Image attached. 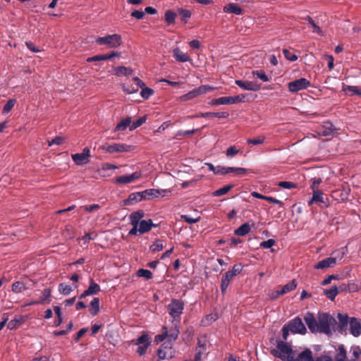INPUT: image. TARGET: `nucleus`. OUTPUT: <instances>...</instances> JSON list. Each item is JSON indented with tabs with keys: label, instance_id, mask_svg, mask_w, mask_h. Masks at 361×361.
Returning a JSON list of instances; mask_svg holds the SVG:
<instances>
[{
	"label": "nucleus",
	"instance_id": "obj_1",
	"mask_svg": "<svg viewBox=\"0 0 361 361\" xmlns=\"http://www.w3.org/2000/svg\"><path fill=\"white\" fill-rule=\"evenodd\" d=\"M350 353L351 356L348 359L347 351L343 345H338L336 354L334 357L335 361H361V349L359 346H353Z\"/></svg>",
	"mask_w": 361,
	"mask_h": 361
},
{
	"label": "nucleus",
	"instance_id": "obj_2",
	"mask_svg": "<svg viewBox=\"0 0 361 361\" xmlns=\"http://www.w3.org/2000/svg\"><path fill=\"white\" fill-rule=\"evenodd\" d=\"M318 331L327 336H331L332 331L331 326L336 324V320L329 313L322 312L318 314Z\"/></svg>",
	"mask_w": 361,
	"mask_h": 361
},
{
	"label": "nucleus",
	"instance_id": "obj_3",
	"mask_svg": "<svg viewBox=\"0 0 361 361\" xmlns=\"http://www.w3.org/2000/svg\"><path fill=\"white\" fill-rule=\"evenodd\" d=\"M277 350L271 349L270 350V353L278 358L281 359L282 360H287V357L289 356H292L293 354V349L291 346L283 341H277Z\"/></svg>",
	"mask_w": 361,
	"mask_h": 361
},
{
	"label": "nucleus",
	"instance_id": "obj_4",
	"mask_svg": "<svg viewBox=\"0 0 361 361\" xmlns=\"http://www.w3.org/2000/svg\"><path fill=\"white\" fill-rule=\"evenodd\" d=\"M95 43L98 45H104L109 49H115L121 44L122 39L121 35L118 34L108 35L104 37H97Z\"/></svg>",
	"mask_w": 361,
	"mask_h": 361
},
{
	"label": "nucleus",
	"instance_id": "obj_5",
	"mask_svg": "<svg viewBox=\"0 0 361 361\" xmlns=\"http://www.w3.org/2000/svg\"><path fill=\"white\" fill-rule=\"evenodd\" d=\"M132 342L137 345H139L137 348L136 353L142 356L147 352V348L151 344V340L147 334H142L136 340L132 341Z\"/></svg>",
	"mask_w": 361,
	"mask_h": 361
},
{
	"label": "nucleus",
	"instance_id": "obj_6",
	"mask_svg": "<svg viewBox=\"0 0 361 361\" xmlns=\"http://www.w3.org/2000/svg\"><path fill=\"white\" fill-rule=\"evenodd\" d=\"M314 204H317L321 207L326 208L329 207V199L322 190H314L312 191V197L308 201V205L312 206Z\"/></svg>",
	"mask_w": 361,
	"mask_h": 361
},
{
	"label": "nucleus",
	"instance_id": "obj_7",
	"mask_svg": "<svg viewBox=\"0 0 361 361\" xmlns=\"http://www.w3.org/2000/svg\"><path fill=\"white\" fill-rule=\"evenodd\" d=\"M184 309V302L180 300L173 299L168 305L169 314L174 319L179 318Z\"/></svg>",
	"mask_w": 361,
	"mask_h": 361
},
{
	"label": "nucleus",
	"instance_id": "obj_8",
	"mask_svg": "<svg viewBox=\"0 0 361 361\" xmlns=\"http://www.w3.org/2000/svg\"><path fill=\"white\" fill-rule=\"evenodd\" d=\"M288 90L295 93L300 90H305L310 86V82L306 78H301L288 83Z\"/></svg>",
	"mask_w": 361,
	"mask_h": 361
},
{
	"label": "nucleus",
	"instance_id": "obj_9",
	"mask_svg": "<svg viewBox=\"0 0 361 361\" xmlns=\"http://www.w3.org/2000/svg\"><path fill=\"white\" fill-rule=\"evenodd\" d=\"M287 325L293 334L305 335L307 333V329L299 317H296L290 320Z\"/></svg>",
	"mask_w": 361,
	"mask_h": 361
},
{
	"label": "nucleus",
	"instance_id": "obj_10",
	"mask_svg": "<svg viewBox=\"0 0 361 361\" xmlns=\"http://www.w3.org/2000/svg\"><path fill=\"white\" fill-rule=\"evenodd\" d=\"M135 146L124 143H113L106 146L104 149L109 153L128 152L134 150Z\"/></svg>",
	"mask_w": 361,
	"mask_h": 361
},
{
	"label": "nucleus",
	"instance_id": "obj_11",
	"mask_svg": "<svg viewBox=\"0 0 361 361\" xmlns=\"http://www.w3.org/2000/svg\"><path fill=\"white\" fill-rule=\"evenodd\" d=\"M90 149L85 147L81 153H76L71 155L72 159L76 165L82 166L90 161Z\"/></svg>",
	"mask_w": 361,
	"mask_h": 361
},
{
	"label": "nucleus",
	"instance_id": "obj_12",
	"mask_svg": "<svg viewBox=\"0 0 361 361\" xmlns=\"http://www.w3.org/2000/svg\"><path fill=\"white\" fill-rule=\"evenodd\" d=\"M212 90V87L207 85H202L198 88L194 89L193 90L185 94L180 97V100L185 102L193 98L197 97L199 95L205 94L206 92L211 91Z\"/></svg>",
	"mask_w": 361,
	"mask_h": 361
},
{
	"label": "nucleus",
	"instance_id": "obj_13",
	"mask_svg": "<svg viewBox=\"0 0 361 361\" xmlns=\"http://www.w3.org/2000/svg\"><path fill=\"white\" fill-rule=\"evenodd\" d=\"M143 200H150L159 196L164 197L171 193V190L147 189L142 191Z\"/></svg>",
	"mask_w": 361,
	"mask_h": 361
},
{
	"label": "nucleus",
	"instance_id": "obj_14",
	"mask_svg": "<svg viewBox=\"0 0 361 361\" xmlns=\"http://www.w3.org/2000/svg\"><path fill=\"white\" fill-rule=\"evenodd\" d=\"M304 321L311 333L318 331V322L313 313L307 312L304 317Z\"/></svg>",
	"mask_w": 361,
	"mask_h": 361
},
{
	"label": "nucleus",
	"instance_id": "obj_15",
	"mask_svg": "<svg viewBox=\"0 0 361 361\" xmlns=\"http://www.w3.org/2000/svg\"><path fill=\"white\" fill-rule=\"evenodd\" d=\"M235 83L245 90L256 92L261 89V85L254 81L236 80Z\"/></svg>",
	"mask_w": 361,
	"mask_h": 361
},
{
	"label": "nucleus",
	"instance_id": "obj_16",
	"mask_svg": "<svg viewBox=\"0 0 361 361\" xmlns=\"http://www.w3.org/2000/svg\"><path fill=\"white\" fill-rule=\"evenodd\" d=\"M338 325L337 331L341 334H347L348 324H350V318L346 314H338Z\"/></svg>",
	"mask_w": 361,
	"mask_h": 361
},
{
	"label": "nucleus",
	"instance_id": "obj_17",
	"mask_svg": "<svg viewBox=\"0 0 361 361\" xmlns=\"http://www.w3.org/2000/svg\"><path fill=\"white\" fill-rule=\"evenodd\" d=\"M142 176V173L140 171H135L132 174L121 176L115 180V183L118 184H126L130 183L135 180L139 179Z\"/></svg>",
	"mask_w": 361,
	"mask_h": 361
},
{
	"label": "nucleus",
	"instance_id": "obj_18",
	"mask_svg": "<svg viewBox=\"0 0 361 361\" xmlns=\"http://www.w3.org/2000/svg\"><path fill=\"white\" fill-rule=\"evenodd\" d=\"M133 80L135 82V84L130 87L122 85L123 92L127 94L135 93L139 90V88H141L142 86H145V83L137 77L133 78Z\"/></svg>",
	"mask_w": 361,
	"mask_h": 361
},
{
	"label": "nucleus",
	"instance_id": "obj_19",
	"mask_svg": "<svg viewBox=\"0 0 361 361\" xmlns=\"http://www.w3.org/2000/svg\"><path fill=\"white\" fill-rule=\"evenodd\" d=\"M350 333L355 337L361 335V323L355 317L350 318Z\"/></svg>",
	"mask_w": 361,
	"mask_h": 361
},
{
	"label": "nucleus",
	"instance_id": "obj_20",
	"mask_svg": "<svg viewBox=\"0 0 361 361\" xmlns=\"http://www.w3.org/2000/svg\"><path fill=\"white\" fill-rule=\"evenodd\" d=\"M336 264V258L330 257L319 261L314 266L316 269H324L329 267H334Z\"/></svg>",
	"mask_w": 361,
	"mask_h": 361
},
{
	"label": "nucleus",
	"instance_id": "obj_21",
	"mask_svg": "<svg viewBox=\"0 0 361 361\" xmlns=\"http://www.w3.org/2000/svg\"><path fill=\"white\" fill-rule=\"evenodd\" d=\"M312 350L309 348L305 349L297 357L293 355L287 357V361H308L311 358Z\"/></svg>",
	"mask_w": 361,
	"mask_h": 361
},
{
	"label": "nucleus",
	"instance_id": "obj_22",
	"mask_svg": "<svg viewBox=\"0 0 361 361\" xmlns=\"http://www.w3.org/2000/svg\"><path fill=\"white\" fill-rule=\"evenodd\" d=\"M101 290L100 286L92 279L90 280V286L80 296V298H84L87 295H95Z\"/></svg>",
	"mask_w": 361,
	"mask_h": 361
},
{
	"label": "nucleus",
	"instance_id": "obj_23",
	"mask_svg": "<svg viewBox=\"0 0 361 361\" xmlns=\"http://www.w3.org/2000/svg\"><path fill=\"white\" fill-rule=\"evenodd\" d=\"M138 225H139V233L140 234H143V233L149 232V231H151L152 227L158 226L157 224H153L152 219L142 220L139 223Z\"/></svg>",
	"mask_w": 361,
	"mask_h": 361
},
{
	"label": "nucleus",
	"instance_id": "obj_24",
	"mask_svg": "<svg viewBox=\"0 0 361 361\" xmlns=\"http://www.w3.org/2000/svg\"><path fill=\"white\" fill-rule=\"evenodd\" d=\"M172 353L171 347L164 346V345L157 350V355L160 360L171 358L173 357Z\"/></svg>",
	"mask_w": 361,
	"mask_h": 361
},
{
	"label": "nucleus",
	"instance_id": "obj_25",
	"mask_svg": "<svg viewBox=\"0 0 361 361\" xmlns=\"http://www.w3.org/2000/svg\"><path fill=\"white\" fill-rule=\"evenodd\" d=\"M173 57L177 61L183 63L190 61V56L187 54L183 53L178 47H176L173 50Z\"/></svg>",
	"mask_w": 361,
	"mask_h": 361
},
{
	"label": "nucleus",
	"instance_id": "obj_26",
	"mask_svg": "<svg viewBox=\"0 0 361 361\" xmlns=\"http://www.w3.org/2000/svg\"><path fill=\"white\" fill-rule=\"evenodd\" d=\"M231 275V274L226 272L222 276L221 281V286H220L221 291L222 294H225V293L226 292V290L230 284V282L233 279V277H232Z\"/></svg>",
	"mask_w": 361,
	"mask_h": 361
},
{
	"label": "nucleus",
	"instance_id": "obj_27",
	"mask_svg": "<svg viewBox=\"0 0 361 361\" xmlns=\"http://www.w3.org/2000/svg\"><path fill=\"white\" fill-rule=\"evenodd\" d=\"M224 11L235 15H241L243 10L238 4L230 3L224 7Z\"/></svg>",
	"mask_w": 361,
	"mask_h": 361
},
{
	"label": "nucleus",
	"instance_id": "obj_28",
	"mask_svg": "<svg viewBox=\"0 0 361 361\" xmlns=\"http://www.w3.org/2000/svg\"><path fill=\"white\" fill-rule=\"evenodd\" d=\"M210 104L212 105L232 104H235V99L234 97H222L213 99Z\"/></svg>",
	"mask_w": 361,
	"mask_h": 361
},
{
	"label": "nucleus",
	"instance_id": "obj_29",
	"mask_svg": "<svg viewBox=\"0 0 361 361\" xmlns=\"http://www.w3.org/2000/svg\"><path fill=\"white\" fill-rule=\"evenodd\" d=\"M145 213L142 210H138L130 214L129 219L131 224L138 225L144 217Z\"/></svg>",
	"mask_w": 361,
	"mask_h": 361
},
{
	"label": "nucleus",
	"instance_id": "obj_30",
	"mask_svg": "<svg viewBox=\"0 0 361 361\" xmlns=\"http://www.w3.org/2000/svg\"><path fill=\"white\" fill-rule=\"evenodd\" d=\"M142 192L131 193L126 200L127 204H134L143 200Z\"/></svg>",
	"mask_w": 361,
	"mask_h": 361
},
{
	"label": "nucleus",
	"instance_id": "obj_31",
	"mask_svg": "<svg viewBox=\"0 0 361 361\" xmlns=\"http://www.w3.org/2000/svg\"><path fill=\"white\" fill-rule=\"evenodd\" d=\"M251 231L250 226L248 223L242 224L240 227L234 231V233L236 235L245 236L249 233Z\"/></svg>",
	"mask_w": 361,
	"mask_h": 361
},
{
	"label": "nucleus",
	"instance_id": "obj_32",
	"mask_svg": "<svg viewBox=\"0 0 361 361\" xmlns=\"http://www.w3.org/2000/svg\"><path fill=\"white\" fill-rule=\"evenodd\" d=\"M133 73V71L130 68L125 66H118L115 69V75L118 77L131 75Z\"/></svg>",
	"mask_w": 361,
	"mask_h": 361
},
{
	"label": "nucleus",
	"instance_id": "obj_33",
	"mask_svg": "<svg viewBox=\"0 0 361 361\" xmlns=\"http://www.w3.org/2000/svg\"><path fill=\"white\" fill-rule=\"evenodd\" d=\"M90 312L92 315L95 316L99 311V299L94 298L90 302Z\"/></svg>",
	"mask_w": 361,
	"mask_h": 361
},
{
	"label": "nucleus",
	"instance_id": "obj_34",
	"mask_svg": "<svg viewBox=\"0 0 361 361\" xmlns=\"http://www.w3.org/2000/svg\"><path fill=\"white\" fill-rule=\"evenodd\" d=\"M342 90L344 92L350 91L352 92L351 95L361 96V87L351 86L343 84Z\"/></svg>",
	"mask_w": 361,
	"mask_h": 361
},
{
	"label": "nucleus",
	"instance_id": "obj_35",
	"mask_svg": "<svg viewBox=\"0 0 361 361\" xmlns=\"http://www.w3.org/2000/svg\"><path fill=\"white\" fill-rule=\"evenodd\" d=\"M338 293V289L336 286H332L329 289H324V294L331 300H334Z\"/></svg>",
	"mask_w": 361,
	"mask_h": 361
},
{
	"label": "nucleus",
	"instance_id": "obj_36",
	"mask_svg": "<svg viewBox=\"0 0 361 361\" xmlns=\"http://www.w3.org/2000/svg\"><path fill=\"white\" fill-rule=\"evenodd\" d=\"M131 123V120L130 117H127L126 118L122 119L116 126L115 130H124L127 128L128 126L130 127Z\"/></svg>",
	"mask_w": 361,
	"mask_h": 361
},
{
	"label": "nucleus",
	"instance_id": "obj_37",
	"mask_svg": "<svg viewBox=\"0 0 361 361\" xmlns=\"http://www.w3.org/2000/svg\"><path fill=\"white\" fill-rule=\"evenodd\" d=\"M297 287V283L295 279L292 280L289 283H286L283 286L281 289V293L286 294L288 292H290L295 290Z\"/></svg>",
	"mask_w": 361,
	"mask_h": 361
},
{
	"label": "nucleus",
	"instance_id": "obj_38",
	"mask_svg": "<svg viewBox=\"0 0 361 361\" xmlns=\"http://www.w3.org/2000/svg\"><path fill=\"white\" fill-rule=\"evenodd\" d=\"M178 15L180 17V20L186 23L188 20L191 17V11L184 8H178Z\"/></svg>",
	"mask_w": 361,
	"mask_h": 361
},
{
	"label": "nucleus",
	"instance_id": "obj_39",
	"mask_svg": "<svg viewBox=\"0 0 361 361\" xmlns=\"http://www.w3.org/2000/svg\"><path fill=\"white\" fill-rule=\"evenodd\" d=\"M176 16L177 14L175 12L168 10L165 12L164 20L168 25L173 24L175 23Z\"/></svg>",
	"mask_w": 361,
	"mask_h": 361
},
{
	"label": "nucleus",
	"instance_id": "obj_40",
	"mask_svg": "<svg viewBox=\"0 0 361 361\" xmlns=\"http://www.w3.org/2000/svg\"><path fill=\"white\" fill-rule=\"evenodd\" d=\"M233 188V185H225L216 191L214 192L213 195L215 197L222 196L226 194L228 191H230Z\"/></svg>",
	"mask_w": 361,
	"mask_h": 361
},
{
	"label": "nucleus",
	"instance_id": "obj_41",
	"mask_svg": "<svg viewBox=\"0 0 361 361\" xmlns=\"http://www.w3.org/2000/svg\"><path fill=\"white\" fill-rule=\"evenodd\" d=\"M136 274L138 277H142L147 280L151 279L153 277L152 271L145 269H138Z\"/></svg>",
	"mask_w": 361,
	"mask_h": 361
},
{
	"label": "nucleus",
	"instance_id": "obj_42",
	"mask_svg": "<svg viewBox=\"0 0 361 361\" xmlns=\"http://www.w3.org/2000/svg\"><path fill=\"white\" fill-rule=\"evenodd\" d=\"M59 290L61 294L67 295L73 291V288L70 285L61 283L59 285Z\"/></svg>",
	"mask_w": 361,
	"mask_h": 361
},
{
	"label": "nucleus",
	"instance_id": "obj_43",
	"mask_svg": "<svg viewBox=\"0 0 361 361\" xmlns=\"http://www.w3.org/2000/svg\"><path fill=\"white\" fill-rule=\"evenodd\" d=\"M150 250L152 252H157L164 249V245L161 240L157 239L154 243L150 246Z\"/></svg>",
	"mask_w": 361,
	"mask_h": 361
},
{
	"label": "nucleus",
	"instance_id": "obj_44",
	"mask_svg": "<svg viewBox=\"0 0 361 361\" xmlns=\"http://www.w3.org/2000/svg\"><path fill=\"white\" fill-rule=\"evenodd\" d=\"M252 75L257 78H259L263 82L269 81V78L266 75L263 70L253 71Z\"/></svg>",
	"mask_w": 361,
	"mask_h": 361
},
{
	"label": "nucleus",
	"instance_id": "obj_45",
	"mask_svg": "<svg viewBox=\"0 0 361 361\" xmlns=\"http://www.w3.org/2000/svg\"><path fill=\"white\" fill-rule=\"evenodd\" d=\"M141 89L142 90L140 95L145 99H149L154 94V90L149 87H146L145 85L142 86Z\"/></svg>",
	"mask_w": 361,
	"mask_h": 361
},
{
	"label": "nucleus",
	"instance_id": "obj_46",
	"mask_svg": "<svg viewBox=\"0 0 361 361\" xmlns=\"http://www.w3.org/2000/svg\"><path fill=\"white\" fill-rule=\"evenodd\" d=\"M243 267L242 264H240V263L236 264L233 267L231 270H229L226 272L228 274H231V276L234 278L235 276L239 274L243 271Z\"/></svg>",
	"mask_w": 361,
	"mask_h": 361
},
{
	"label": "nucleus",
	"instance_id": "obj_47",
	"mask_svg": "<svg viewBox=\"0 0 361 361\" xmlns=\"http://www.w3.org/2000/svg\"><path fill=\"white\" fill-rule=\"evenodd\" d=\"M146 120H147L146 116L140 117L136 121H133V123L130 126V130H133L136 129L137 128L140 127L144 123H145Z\"/></svg>",
	"mask_w": 361,
	"mask_h": 361
},
{
	"label": "nucleus",
	"instance_id": "obj_48",
	"mask_svg": "<svg viewBox=\"0 0 361 361\" xmlns=\"http://www.w3.org/2000/svg\"><path fill=\"white\" fill-rule=\"evenodd\" d=\"M327 126L324 127V129H321L319 133L323 136H328L333 133V125L331 123H326Z\"/></svg>",
	"mask_w": 361,
	"mask_h": 361
},
{
	"label": "nucleus",
	"instance_id": "obj_49",
	"mask_svg": "<svg viewBox=\"0 0 361 361\" xmlns=\"http://www.w3.org/2000/svg\"><path fill=\"white\" fill-rule=\"evenodd\" d=\"M22 322H23V317L20 316L19 318H18V319H11L8 322L7 327L9 329H14L16 327L19 326L21 324Z\"/></svg>",
	"mask_w": 361,
	"mask_h": 361
},
{
	"label": "nucleus",
	"instance_id": "obj_50",
	"mask_svg": "<svg viewBox=\"0 0 361 361\" xmlns=\"http://www.w3.org/2000/svg\"><path fill=\"white\" fill-rule=\"evenodd\" d=\"M178 334L179 330L177 327H175L173 329H171L169 333L168 332L167 338H169V340L170 341H175L178 338Z\"/></svg>",
	"mask_w": 361,
	"mask_h": 361
},
{
	"label": "nucleus",
	"instance_id": "obj_51",
	"mask_svg": "<svg viewBox=\"0 0 361 361\" xmlns=\"http://www.w3.org/2000/svg\"><path fill=\"white\" fill-rule=\"evenodd\" d=\"M312 184L310 185V188L312 191L319 190V187L321 183L322 182V179L321 178H312L311 179Z\"/></svg>",
	"mask_w": 361,
	"mask_h": 361
},
{
	"label": "nucleus",
	"instance_id": "obj_52",
	"mask_svg": "<svg viewBox=\"0 0 361 361\" xmlns=\"http://www.w3.org/2000/svg\"><path fill=\"white\" fill-rule=\"evenodd\" d=\"M283 53L285 58L290 61H295L298 59L297 55L291 53L287 49H283Z\"/></svg>",
	"mask_w": 361,
	"mask_h": 361
},
{
	"label": "nucleus",
	"instance_id": "obj_53",
	"mask_svg": "<svg viewBox=\"0 0 361 361\" xmlns=\"http://www.w3.org/2000/svg\"><path fill=\"white\" fill-rule=\"evenodd\" d=\"M228 116V113L226 111L222 112H207V117H217L221 118H226Z\"/></svg>",
	"mask_w": 361,
	"mask_h": 361
},
{
	"label": "nucleus",
	"instance_id": "obj_54",
	"mask_svg": "<svg viewBox=\"0 0 361 361\" xmlns=\"http://www.w3.org/2000/svg\"><path fill=\"white\" fill-rule=\"evenodd\" d=\"M278 185L285 189L295 188L297 185L293 182L290 181H281L278 183Z\"/></svg>",
	"mask_w": 361,
	"mask_h": 361
},
{
	"label": "nucleus",
	"instance_id": "obj_55",
	"mask_svg": "<svg viewBox=\"0 0 361 361\" xmlns=\"http://www.w3.org/2000/svg\"><path fill=\"white\" fill-rule=\"evenodd\" d=\"M168 337V331L166 326H163V332L155 336V341L157 343L162 342Z\"/></svg>",
	"mask_w": 361,
	"mask_h": 361
},
{
	"label": "nucleus",
	"instance_id": "obj_56",
	"mask_svg": "<svg viewBox=\"0 0 361 361\" xmlns=\"http://www.w3.org/2000/svg\"><path fill=\"white\" fill-rule=\"evenodd\" d=\"M15 104H16V100L15 99H9L6 102V104L4 105L2 113L3 114L8 113L13 109V107L14 106Z\"/></svg>",
	"mask_w": 361,
	"mask_h": 361
},
{
	"label": "nucleus",
	"instance_id": "obj_57",
	"mask_svg": "<svg viewBox=\"0 0 361 361\" xmlns=\"http://www.w3.org/2000/svg\"><path fill=\"white\" fill-rule=\"evenodd\" d=\"M276 244V240L274 239H269L265 241H262L260 243V247L264 249H269L271 248L272 246H274Z\"/></svg>",
	"mask_w": 361,
	"mask_h": 361
},
{
	"label": "nucleus",
	"instance_id": "obj_58",
	"mask_svg": "<svg viewBox=\"0 0 361 361\" xmlns=\"http://www.w3.org/2000/svg\"><path fill=\"white\" fill-rule=\"evenodd\" d=\"M264 140H265V137L264 136H261V137H258L255 139H250V138L247 139V142L249 144L254 145H257L262 144L264 142Z\"/></svg>",
	"mask_w": 361,
	"mask_h": 361
},
{
	"label": "nucleus",
	"instance_id": "obj_59",
	"mask_svg": "<svg viewBox=\"0 0 361 361\" xmlns=\"http://www.w3.org/2000/svg\"><path fill=\"white\" fill-rule=\"evenodd\" d=\"M309 23L311 25L313 28V32H317V34L322 35V30L321 28L314 23L312 18L308 17Z\"/></svg>",
	"mask_w": 361,
	"mask_h": 361
},
{
	"label": "nucleus",
	"instance_id": "obj_60",
	"mask_svg": "<svg viewBox=\"0 0 361 361\" xmlns=\"http://www.w3.org/2000/svg\"><path fill=\"white\" fill-rule=\"evenodd\" d=\"M64 138L61 136H56L54 139H52L51 141H49V146H51L54 145H61L63 143Z\"/></svg>",
	"mask_w": 361,
	"mask_h": 361
},
{
	"label": "nucleus",
	"instance_id": "obj_61",
	"mask_svg": "<svg viewBox=\"0 0 361 361\" xmlns=\"http://www.w3.org/2000/svg\"><path fill=\"white\" fill-rule=\"evenodd\" d=\"M240 152L235 146H231L226 150V156L228 157H233L235 156Z\"/></svg>",
	"mask_w": 361,
	"mask_h": 361
},
{
	"label": "nucleus",
	"instance_id": "obj_62",
	"mask_svg": "<svg viewBox=\"0 0 361 361\" xmlns=\"http://www.w3.org/2000/svg\"><path fill=\"white\" fill-rule=\"evenodd\" d=\"M106 54H99L92 57H89L87 59V62H93V61H106Z\"/></svg>",
	"mask_w": 361,
	"mask_h": 361
},
{
	"label": "nucleus",
	"instance_id": "obj_63",
	"mask_svg": "<svg viewBox=\"0 0 361 361\" xmlns=\"http://www.w3.org/2000/svg\"><path fill=\"white\" fill-rule=\"evenodd\" d=\"M181 219L183 220H184L185 222L188 223V224H194V223H197L200 221V217L198 218H192L188 215H182L181 216Z\"/></svg>",
	"mask_w": 361,
	"mask_h": 361
},
{
	"label": "nucleus",
	"instance_id": "obj_64",
	"mask_svg": "<svg viewBox=\"0 0 361 361\" xmlns=\"http://www.w3.org/2000/svg\"><path fill=\"white\" fill-rule=\"evenodd\" d=\"M289 331H290V329H289V326L286 324L282 327L281 333H282V338L283 341H285L288 339V337L289 336Z\"/></svg>",
	"mask_w": 361,
	"mask_h": 361
}]
</instances>
